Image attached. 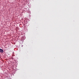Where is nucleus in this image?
<instances>
[{"instance_id":"1","label":"nucleus","mask_w":79,"mask_h":79,"mask_svg":"<svg viewBox=\"0 0 79 79\" xmlns=\"http://www.w3.org/2000/svg\"><path fill=\"white\" fill-rule=\"evenodd\" d=\"M0 53H3V50L1 48H0Z\"/></svg>"}]
</instances>
